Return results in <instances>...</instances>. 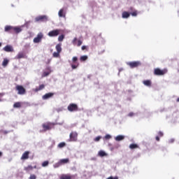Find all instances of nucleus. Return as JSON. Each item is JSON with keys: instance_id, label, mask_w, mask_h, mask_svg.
Segmentation results:
<instances>
[{"instance_id": "nucleus-1", "label": "nucleus", "mask_w": 179, "mask_h": 179, "mask_svg": "<svg viewBox=\"0 0 179 179\" xmlns=\"http://www.w3.org/2000/svg\"><path fill=\"white\" fill-rule=\"evenodd\" d=\"M167 73V69L162 70L159 68L154 69V75L155 76H163V75H166Z\"/></svg>"}, {"instance_id": "nucleus-2", "label": "nucleus", "mask_w": 179, "mask_h": 179, "mask_svg": "<svg viewBox=\"0 0 179 179\" xmlns=\"http://www.w3.org/2000/svg\"><path fill=\"white\" fill-rule=\"evenodd\" d=\"M44 37V35L43 34V33L39 32L36 37H35L33 40V42L35 44H38V43H41V41L43 40V38Z\"/></svg>"}, {"instance_id": "nucleus-3", "label": "nucleus", "mask_w": 179, "mask_h": 179, "mask_svg": "<svg viewBox=\"0 0 179 179\" xmlns=\"http://www.w3.org/2000/svg\"><path fill=\"white\" fill-rule=\"evenodd\" d=\"M15 90H17V94H26V89L22 85H16Z\"/></svg>"}, {"instance_id": "nucleus-4", "label": "nucleus", "mask_w": 179, "mask_h": 179, "mask_svg": "<svg viewBox=\"0 0 179 179\" xmlns=\"http://www.w3.org/2000/svg\"><path fill=\"white\" fill-rule=\"evenodd\" d=\"M67 109L71 112H73V111H78L79 110V108L78 107V105L76 103H70Z\"/></svg>"}, {"instance_id": "nucleus-5", "label": "nucleus", "mask_w": 179, "mask_h": 179, "mask_svg": "<svg viewBox=\"0 0 179 179\" xmlns=\"http://www.w3.org/2000/svg\"><path fill=\"white\" fill-rule=\"evenodd\" d=\"M61 33L60 29H55L48 32V35L49 37H57Z\"/></svg>"}, {"instance_id": "nucleus-6", "label": "nucleus", "mask_w": 179, "mask_h": 179, "mask_svg": "<svg viewBox=\"0 0 179 179\" xmlns=\"http://www.w3.org/2000/svg\"><path fill=\"white\" fill-rule=\"evenodd\" d=\"M127 64L131 69L138 68V66H141V62H129Z\"/></svg>"}, {"instance_id": "nucleus-7", "label": "nucleus", "mask_w": 179, "mask_h": 179, "mask_svg": "<svg viewBox=\"0 0 179 179\" xmlns=\"http://www.w3.org/2000/svg\"><path fill=\"white\" fill-rule=\"evenodd\" d=\"M69 137L71 142H76L78 141V133L76 131H72Z\"/></svg>"}, {"instance_id": "nucleus-8", "label": "nucleus", "mask_w": 179, "mask_h": 179, "mask_svg": "<svg viewBox=\"0 0 179 179\" xmlns=\"http://www.w3.org/2000/svg\"><path fill=\"white\" fill-rule=\"evenodd\" d=\"M35 20L36 22H47V20H48V18L47 17V15H40L38 17H36Z\"/></svg>"}, {"instance_id": "nucleus-9", "label": "nucleus", "mask_w": 179, "mask_h": 179, "mask_svg": "<svg viewBox=\"0 0 179 179\" xmlns=\"http://www.w3.org/2000/svg\"><path fill=\"white\" fill-rule=\"evenodd\" d=\"M43 128V131L45 132V131H50V129H52V124L51 123H45L42 125Z\"/></svg>"}, {"instance_id": "nucleus-10", "label": "nucleus", "mask_w": 179, "mask_h": 179, "mask_svg": "<svg viewBox=\"0 0 179 179\" xmlns=\"http://www.w3.org/2000/svg\"><path fill=\"white\" fill-rule=\"evenodd\" d=\"M13 29H14V27L10 25H6L4 28V31H6L7 33L13 34Z\"/></svg>"}, {"instance_id": "nucleus-11", "label": "nucleus", "mask_w": 179, "mask_h": 179, "mask_svg": "<svg viewBox=\"0 0 179 179\" xmlns=\"http://www.w3.org/2000/svg\"><path fill=\"white\" fill-rule=\"evenodd\" d=\"M54 96V92H49L45 94L42 96L43 100H48V99H51Z\"/></svg>"}, {"instance_id": "nucleus-12", "label": "nucleus", "mask_w": 179, "mask_h": 179, "mask_svg": "<svg viewBox=\"0 0 179 179\" xmlns=\"http://www.w3.org/2000/svg\"><path fill=\"white\" fill-rule=\"evenodd\" d=\"M29 155H30V151H25L21 157V160H27V159H29Z\"/></svg>"}, {"instance_id": "nucleus-13", "label": "nucleus", "mask_w": 179, "mask_h": 179, "mask_svg": "<svg viewBox=\"0 0 179 179\" xmlns=\"http://www.w3.org/2000/svg\"><path fill=\"white\" fill-rule=\"evenodd\" d=\"M26 58V55L23 52H20L15 57V59H22Z\"/></svg>"}, {"instance_id": "nucleus-14", "label": "nucleus", "mask_w": 179, "mask_h": 179, "mask_svg": "<svg viewBox=\"0 0 179 179\" xmlns=\"http://www.w3.org/2000/svg\"><path fill=\"white\" fill-rule=\"evenodd\" d=\"M46 71H43L42 73V78H45V76H48L51 73V69L50 67H47Z\"/></svg>"}, {"instance_id": "nucleus-15", "label": "nucleus", "mask_w": 179, "mask_h": 179, "mask_svg": "<svg viewBox=\"0 0 179 179\" xmlns=\"http://www.w3.org/2000/svg\"><path fill=\"white\" fill-rule=\"evenodd\" d=\"M6 52H13V48L9 45H7L3 48Z\"/></svg>"}, {"instance_id": "nucleus-16", "label": "nucleus", "mask_w": 179, "mask_h": 179, "mask_svg": "<svg viewBox=\"0 0 179 179\" xmlns=\"http://www.w3.org/2000/svg\"><path fill=\"white\" fill-rule=\"evenodd\" d=\"M45 87V85L44 84H42L41 85L38 86V87H36L34 90V92H40V90H43V89H44Z\"/></svg>"}, {"instance_id": "nucleus-17", "label": "nucleus", "mask_w": 179, "mask_h": 179, "mask_svg": "<svg viewBox=\"0 0 179 179\" xmlns=\"http://www.w3.org/2000/svg\"><path fill=\"white\" fill-rule=\"evenodd\" d=\"M129 16H131V14L127 11H124L122 14V17L123 19H128V17H129Z\"/></svg>"}, {"instance_id": "nucleus-18", "label": "nucleus", "mask_w": 179, "mask_h": 179, "mask_svg": "<svg viewBox=\"0 0 179 179\" xmlns=\"http://www.w3.org/2000/svg\"><path fill=\"white\" fill-rule=\"evenodd\" d=\"M22 27H14L13 28V33H16V34L20 33L22 31Z\"/></svg>"}, {"instance_id": "nucleus-19", "label": "nucleus", "mask_w": 179, "mask_h": 179, "mask_svg": "<svg viewBox=\"0 0 179 179\" xmlns=\"http://www.w3.org/2000/svg\"><path fill=\"white\" fill-rule=\"evenodd\" d=\"M143 85H145V86H148V87H150V86H152V81L150 80H145L144 81H143Z\"/></svg>"}, {"instance_id": "nucleus-20", "label": "nucleus", "mask_w": 179, "mask_h": 179, "mask_svg": "<svg viewBox=\"0 0 179 179\" xmlns=\"http://www.w3.org/2000/svg\"><path fill=\"white\" fill-rule=\"evenodd\" d=\"M60 179H72V176L70 174H63L60 176Z\"/></svg>"}, {"instance_id": "nucleus-21", "label": "nucleus", "mask_w": 179, "mask_h": 179, "mask_svg": "<svg viewBox=\"0 0 179 179\" xmlns=\"http://www.w3.org/2000/svg\"><path fill=\"white\" fill-rule=\"evenodd\" d=\"M115 141H116L117 142H120V141H124V139H125V136H122V135H119V136H116V137L115 138Z\"/></svg>"}, {"instance_id": "nucleus-22", "label": "nucleus", "mask_w": 179, "mask_h": 179, "mask_svg": "<svg viewBox=\"0 0 179 179\" xmlns=\"http://www.w3.org/2000/svg\"><path fill=\"white\" fill-rule=\"evenodd\" d=\"M24 170L27 172V173H29L30 171H31L33 170V166L31 165H29L28 166H25L24 168Z\"/></svg>"}, {"instance_id": "nucleus-23", "label": "nucleus", "mask_w": 179, "mask_h": 179, "mask_svg": "<svg viewBox=\"0 0 179 179\" xmlns=\"http://www.w3.org/2000/svg\"><path fill=\"white\" fill-rule=\"evenodd\" d=\"M69 163V159H62L59 162V164H66Z\"/></svg>"}, {"instance_id": "nucleus-24", "label": "nucleus", "mask_w": 179, "mask_h": 179, "mask_svg": "<svg viewBox=\"0 0 179 179\" xmlns=\"http://www.w3.org/2000/svg\"><path fill=\"white\" fill-rule=\"evenodd\" d=\"M13 108H22V102H15L13 104Z\"/></svg>"}, {"instance_id": "nucleus-25", "label": "nucleus", "mask_w": 179, "mask_h": 179, "mask_svg": "<svg viewBox=\"0 0 179 179\" xmlns=\"http://www.w3.org/2000/svg\"><path fill=\"white\" fill-rule=\"evenodd\" d=\"M129 148L131 150L138 149V148H139V145H138L137 144H135V143H132V144H130Z\"/></svg>"}, {"instance_id": "nucleus-26", "label": "nucleus", "mask_w": 179, "mask_h": 179, "mask_svg": "<svg viewBox=\"0 0 179 179\" xmlns=\"http://www.w3.org/2000/svg\"><path fill=\"white\" fill-rule=\"evenodd\" d=\"M58 15L59 17H65V14L64 13V8L59 10Z\"/></svg>"}, {"instance_id": "nucleus-27", "label": "nucleus", "mask_w": 179, "mask_h": 179, "mask_svg": "<svg viewBox=\"0 0 179 179\" xmlns=\"http://www.w3.org/2000/svg\"><path fill=\"white\" fill-rule=\"evenodd\" d=\"M57 52L61 53V51H62V48H61V44H57L55 47Z\"/></svg>"}, {"instance_id": "nucleus-28", "label": "nucleus", "mask_w": 179, "mask_h": 179, "mask_svg": "<svg viewBox=\"0 0 179 179\" xmlns=\"http://www.w3.org/2000/svg\"><path fill=\"white\" fill-rule=\"evenodd\" d=\"M99 156L101 157H104V156H107V154L104 151L101 150L99 152Z\"/></svg>"}, {"instance_id": "nucleus-29", "label": "nucleus", "mask_w": 179, "mask_h": 179, "mask_svg": "<svg viewBox=\"0 0 179 179\" xmlns=\"http://www.w3.org/2000/svg\"><path fill=\"white\" fill-rule=\"evenodd\" d=\"M9 64V60L8 59H4L2 63L3 66H7Z\"/></svg>"}, {"instance_id": "nucleus-30", "label": "nucleus", "mask_w": 179, "mask_h": 179, "mask_svg": "<svg viewBox=\"0 0 179 179\" xmlns=\"http://www.w3.org/2000/svg\"><path fill=\"white\" fill-rule=\"evenodd\" d=\"M65 146H66V143L64 142H62L58 144V148H59L60 149H62V148H65Z\"/></svg>"}, {"instance_id": "nucleus-31", "label": "nucleus", "mask_w": 179, "mask_h": 179, "mask_svg": "<svg viewBox=\"0 0 179 179\" xmlns=\"http://www.w3.org/2000/svg\"><path fill=\"white\" fill-rule=\"evenodd\" d=\"M87 59V56L86 55L81 56L80 58V61H81L82 62L86 61Z\"/></svg>"}, {"instance_id": "nucleus-32", "label": "nucleus", "mask_w": 179, "mask_h": 179, "mask_svg": "<svg viewBox=\"0 0 179 179\" xmlns=\"http://www.w3.org/2000/svg\"><path fill=\"white\" fill-rule=\"evenodd\" d=\"M79 66V63H74V64H71L72 69H76Z\"/></svg>"}, {"instance_id": "nucleus-33", "label": "nucleus", "mask_w": 179, "mask_h": 179, "mask_svg": "<svg viewBox=\"0 0 179 179\" xmlns=\"http://www.w3.org/2000/svg\"><path fill=\"white\" fill-rule=\"evenodd\" d=\"M50 164V162L48 161H45L42 163V167H47Z\"/></svg>"}, {"instance_id": "nucleus-34", "label": "nucleus", "mask_w": 179, "mask_h": 179, "mask_svg": "<svg viewBox=\"0 0 179 179\" xmlns=\"http://www.w3.org/2000/svg\"><path fill=\"white\" fill-rule=\"evenodd\" d=\"M64 38H65V36L64 35H60L58 37V41H64Z\"/></svg>"}, {"instance_id": "nucleus-35", "label": "nucleus", "mask_w": 179, "mask_h": 179, "mask_svg": "<svg viewBox=\"0 0 179 179\" xmlns=\"http://www.w3.org/2000/svg\"><path fill=\"white\" fill-rule=\"evenodd\" d=\"M59 52H53V57H54V58H58V57H59Z\"/></svg>"}, {"instance_id": "nucleus-36", "label": "nucleus", "mask_w": 179, "mask_h": 179, "mask_svg": "<svg viewBox=\"0 0 179 179\" xmlns=\"http://www.w3.org/2000/svg\"><path fill=\"white\" fill-rule=\"evenodd\" d=\"M72 61H73V64H79V63L78 62V58H77L76 57H73L72 58Z\"/></svg>"}, {"instance_id": "nucleus-37", "label": "nucleus", "mask_w": 179, "mask_h": 179, "mask_svg": "<svg viewBox=\"0 0 179 179\" xmlns=\"http://www.w3.org/2000/svg\"><path fill=\"white\" fill-rule=\"evenodd\" d=\"M100 139H101V136H99L97 137H96L94 141V142H99V141H100Z\"/></svg>"}, {"instance_id": "nucleus-38", "label": "nucleus", "mask_w": 179, "mask_h": 179, "mask_svg": "<svg viewBox=\"0 0 179 179\" xmlns=\"http://www.w3.org/2000/svg\"><path fill=\"white\" fill-rule=\"evenodd\" d=\"M76 41H78V38H74L72 41L73 45H76Z\"/></svg>"}, {"instance_id": "nucleus-39", "label": "nucleus", "mask_w": 179, "mask_h": 179, "mask_svg": "<svg viewBox=\"0 0 179 179\" xmlns=\"http://www.w3.org/2000/svg\"><path fill=\"white\" fill-rule=\"evenodd\" d=\"M82 44H83L82 41L78 40V43H77V46H78V47H80V46L82 45Z\"/></svg>"}, {"instance_id": "nucleus-40", "label": "nucleus", "mask_w": 179, "mask_h": 179, "mask_svg": "<svg viewBox=\"0 0 179 179\" xmlns=\"http://www.w3.org/2000/svg\"><path fill=\"white\" fill-rule=\"evenodd\" d=\"M37 176H36V175L34 174H31L29 177V179H36Z\"/></svg>"}, {"instance_id": "nucleus-41", "label": "nucleus", "mask_w": 179, "mask_h": 179, "mask_svg": "<svg viewBox=\"0 0 179 179\" xmlns=\"http://www.w3.org/2000/svg\"><path fill=\"white\" fill-rule=\"evenodd\" d=\"M131 16H138V12L137 11H134L133 13H131Z\"/></svg>"}, {"instance_id": "nucleus-42", "label": "nucleus", "mask_w": 179, "mask_h": 179, "mask_svg": "<svg viewBox=\"0 0 179 179\" xmlns=\"http://www.w3.org/2000/svg\"><path fill=\"white\" fill-rule=\"evenodd\" d=\"M105 139H111V136L110 134H106L105 136Z\"/></svg>"}, {"instance_id": "nucleus-43", "label": "nucleus", "mask_w": 179, "mask_h": 179, "mask_svg": "<svg viewBox=\"0 0 179 179\" xmlns=\"http://www.w3.org/2000/svg\"><path fill=\"white\" fill-rule=\"evenodd\" d=\"M81 50H82L83 51H85V50H87V46H86V45L82 46Z\"/></svg>"}, {"instance_id": "nucleus-44", "label": "nucleus", "mask_w": 179, "mask_h": 179, "mask_svg": "<svg viewBox=\"0 0 179 179\" xmlns=\"http://www.w3.org/2000/svg\"><path fill=\"white\" fill-rule=\"evenodd\" d=\"M106 179H118V177L117 176H115V177L110 176Z\"/></svg>"}, {"instance_id": "nucleus-45", "label": "nucleus", "mask_w": 179, "mask_h": 179, "mask_svg": "<svg viewBox=\"0 0 179 179\" xmlns=\"http://www.w3.org/2000/svg\"><path fill=\"white\" fill-rule=\"evenodd\" d=\"M158 135H159V136H161V137H162V136H163L164 134H163V132L159 131V132H158Z\"/></svg>"}, {"instance_id": "nucleus-46", "label": "nucleus", "mask_w": 179, "mask_h": 179, "mask_svg": "<svg viewBox=\"0 0 179 179\" xmlns=\"http://www.w3.org/2000/svg\"><path fill=\"white\" fill-rule=\"evenodd\" d=\"M169 143H174V139L173 138L170 139Z\"/></svg>"}, {"instance_id": "nucleus-47", "label": "nucleus", "mask_w": 179, "mask_h": 179, "mask_svg": "<svg viewBox=\"0 0 179 179\" xmlns=\"http://www.w3.org/2000/svg\"><path fill=\"white\" fill-rule=\"evenodd\" d=\"M155 139L157 141V142L160 141V138L159 136H156Z\"/></svg>"}, {"instance_id": "nucleus-48", "label": "nucleus", "mask_w": 179, "mask_h": 179, "mask_svg": "<svg viewBox=\"0 0 179 179\" xmlns=\"http://www.w3.org/2000/svg\"><path fill=\"white\" fill-rule=\"evenodd\" d=\"M134 115V113H129V117H132Z\"/></svg>"}, {"instance_id": "nucleus-49", "label": "nucleus", "mask_w": 179, "mask_h": 179, "mask_svg": "<svg viewBox=\"0 0 179 179\" xmlns=\"http://www.w3.org/2000/svg\"><path fill=\"white\" fill-rule=\"evenodd\" d=\"M33 169H37V166L35 165Z\"/></svg>"}, {"instance_id": "nucleus-50", "label": "nucleus", "mask_w": 179, "mask_h": 179, "mask_svg": "<svg viewBox=\"0 0 179 179\" xmlns=\"http://www.w3.org/2000/svg\"><path fill=\"white\" fill-rule=\"evenodd\" d=\"M2 156V152H0V157Z\"/></svg>"}, {"instance_id": "nucleus-51", "label": "nucleus", "mask_w": 179, "mask_h": 179, "mask_svg": "<svg viewBox=\"0 0 179 179\" xmlns=\"http://www.w3.org/2000/svg\"><path fill=\"white\" fill-rule=\"evenodd\" d=\"M176 101L178 103L179 102V98L177 99Z\"/></svg>"}, {"instance_id": "nucleus-52", "label": "nucleus", "mask_w": 179, "mask_h": 179, "mask_svg": "<svg viewBox=\"0 0 179 179\" xmlns=\"http://www.w3.org/2000/svg\"><path fill=\"white\" fill-rule=\"evenodd\" d=\"M0 47H2V43H0Z\"/></svg>"}, {"instance_id": "nucleus-53", "label": "nucleus", "mask_w": 179, "mask_h": 179, "mask_svg": "<svg viewBox=\"0 0 179 179\" xmlns=\"http://www.w3.org/2000/svg\"><path fill=\"white\" fill-rule=\"evenodd\" d=\"M0 101H1V99H0Z\"/></svg>"}]
</instances>
